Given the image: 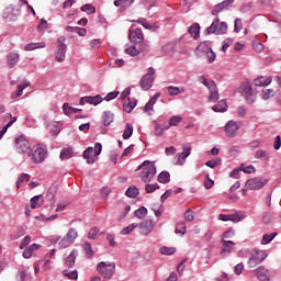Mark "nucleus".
I'll return each mask as SVG.
<instances>
[{
  "mask_svg": "<svg viewBox=\"0 0 281 281\" xmlns=\"http://www.w3.org/2000/svg\"><path fill=\"white\" fill-rule=\"evenodd\" d=\"M136 170H143L140 172V179L144 183H150L155 175H157V167L155 166V162L149 160H145Z\"/></svg>",
  "mask_w": 281,
  "mask_h": 281,
  "instance_id": "nucleus-1",
  "label": "nucleus"
},
{
  "mask_svg": "<svg viewBox=\"0 0 281 281\" xmlns=\"http://www.w3.org/2000/svg\"><path fill=\"white\" fill-rule=\"evenodd\" d=\"M204 34H206V36L212 34L216 36L227 34V22H221V18L216 16L212 24L205 29Z\"/></svg>",
  "mask_w": 281,
  "mask_h": 281,
  "instance_id": "nucleus-2",
  "label": "nucleus"
},
{
  "mask_svg": "<svg viewBox=\"0 0 281 281\" xmlns=\"http://www.w3.org/2000/svg\"><path fill=\"white\" fill-rule=\"evenodd\" d=\"M97 271L105 281L111 280L115 276V262L101 261L97 266Z\"/></svg>",
  "mask_w": 281,
  "mask_h": 281,
  "instance_id": "nucleus-3",
  "label": "nucleus"
},
{
  "mask_svg": "<svg viewBox=\"0 0 281 281\" xmlns=\"http://www.w3.org/2000/svg\"><path fill=\"white\" fill-rule=\"evenodd\" d=\"M268 256L269 255L267 254V251L255 248L248 259L247 265L250 269H254L258 267V265H262V262L267 260Z\"/></svg>",
  "mask_w": 281,
  "mask_h": 281,
  "instance_id": "nucleus-4",
  "label": "nucleus"
},
{
  "mask_svg": "<svg viewBox=\"0 0 281 281\" xmlns=\"http://www.w3.org/2000/svg\"><path fill=\"white\" fill-rule=\"evenodd\" d=\"M14 148L20 155H29V157L32 155V144L23 135L15 138Z\"/></svg>",
  "mask_w": 281,
  "mask_h": 281,
  "instance_id": "nucleus-5",
  "label": "nucleus"
},
{
  "mask_svg": "<svg viewBox=\"0 0 281 281\" xmlns=\"http://www.w3.org/2000/svg\"><path fill=\"white\" fill-rule=\"evenodd\" d=\"M102 154V145L100 143L94 144V149L93 147H88L83 154L82 157L83 159H87V164H95V157H100Z\"/></svg>",
  "mask_w": 281,
  "mask_h": 281,
  "instance_id": "nucleus-6",
  "label": "nucleus"
},
{
  "mask_svg": "<svg viewBox=\"0 0 281 281\" xmlns=\"http://www.w3.org/2000/svg\"><path fill=\"white\" fill-rule=\"evenodd\" d=\"M155 68L149 67L146 75H144L139 81V87L143 91H150L153 89V82H155Z\"/></svg>",
  "mask_w": 281,
  "mask_h": 281,
  "instance_id": "nucleus-7",
  "label": "nucleus"
},
{
  "mask_svg": "<svg viewBox=\"0 0 281 281\" xmlns=\"http://www.w3.org/2000/svg\"><path fill=\"white\" fill-rule=\"evenodd\" d=\"M21 16V8L14 7V4H9L2 13V19L4 21L11 22L16 21Z\"/></svg>",
  "mask_w": 281,
  "mask_h": 281,
  "instance_id": "nucleus-8",
  "label": "nucleus"
},
{
  "mask_svg": "<svg viewBox=\"0 0 281 281\" xmlns=\"http://www.w3.org/2000/svg\"><path fill=\"white\" fill-rule=\"evenodd\" d=\"M241 95H244L246 102L248 104H254L256 102V94H254V89L251 88V83L249 81H245L240 86Z\"/></svg>",
  "mask_w": 281,
  "mask_h": 281,
  "instance_id": "nucleus-9",
  "label": "nucleus"
},
{
  "mask_svg": "<svg viewBox=\"0 0 281 281\" xmlns=\"http://www.w3.org/2000/svg\"><path fill=\"white\" fill-rule=\"evenodd\" d=\"M267 183H269L268 179L251 178L247 180L246 188L247 190H262V188L266 187Z\"/></svg>",
  "mask_w": 281,
  "mask_h": 281,
  "instance_id": "nucleus-10",
  "label": "nucleus"
},
{
  "mask_svg": "<svg viewBox=\"0 0 281 281\" xmlns=\"http://www.w3.org/2000/svg\"><path fill=\"white\" fill-rule=\"evenodd\" d=\"M58 46H57V53L55 55L57 63H63L66 58L67 54V44H65V36H61L57 40Z\"/></svg>",
  "mask_w": 281,
  "mask_h": 281,
  "instance_id": "nucleus-11",
  "label": "nucleus"
},
{
  "mask_svg": "<svg viewBox=\"0 0 281 281\" xmlns=\"http://www.w3.org/2000/svg\"><path fill=\"white\" fill-rule=\"evenodd\" d=\"M104 102V98L102 95L97 94L94 97H82L79 101V104L81 106H85V104H92L93 106H98V104H102Z\"/></svg>",
  "mask_w": 281,
  "mask_h": 281,
  "instance_id": "nucleus-12",
  "label": "nucleus"
},
{
  "mask_svg": "<svg viewBox=\"0 0 281 281\" xmlns=\"http://www.w3.org/2000/svg\"><path fill=\"white\" fill-rule=\"evenodd\" d=\"M45 159H47V149L37 147L32 155L33 164H43Z\"/></svg>",
  "mask_w": 281,
  "mask_h": 281,
  "instance_id": "nucleus-13",
  "label": "nucleus"
},
{
  "mask_svg": "<svg viewBox=\"0 0 281 281\" xmlns=\"http://www.w3.org/2000/svg\"><path fill=\"white\" fill-rule=\"evenodd\" d=\"M233 3H234V0H224L214 7L211 14L213 16H218L221 12H225V10H229V5H232Z\"/></svg>",
  "mask_w": 281,
  "mask_h": 281,
  "instance_id": "nucleus-14",
  "label": "nucleus"
},
{
  "mask_svg": "<svg viewBox=\"0 0 281 281\" xmlns=\"http://www.w3.org/2000/svg\"><path fill=\"white\" fill-rule=\"evenodd\" d=\"M128 38L134 45H139V43H144V33L142 32V29L130 31Z\"/></svg>",
  "mask_w": 281,
  "mask_h": 281,
  "instance_id": "nucleus-15",
  "label": "nucleus"
},
{
  "mask_svg": "<svg viewBox=\"0 0 281 281\" xmlns=\"http://www.w3.org/2000/svg\"><path fill=\"white\" fill-rule=\"evenodd\" d=\"M238 131H240V126L236 121H228L225 125V133L227 137H236Z\"/></svg>",
  "mask_w": 281,
  "mask_h": 281,
  "instance_id": "nucleus-16",
  "label": "nucleus"
},
{
  "mask_svg": "<svg viewBox=\"0 0 281 281\" xmlns=\"http://www.w3.org/2000/svg\"><path fill=\"white\" fill-rule=\"evenodd\" d=\"M254 273H256L259 281H271V278L269 277V269L265 268V266L256 268Z\"/></svg>",
  "mask_w": 281,
  "mask_h": 281,
  "instance_id": "nucleus-17",
  "label": "nucleus"
},
{
  "mask_svg": "<svg viewBox=\"0 0 281 281\" xmlns=\"http://www.w3.org/2000/svg\"><path fill=\"white\" fill-rule=\"evenodd\" d=\"M191 146H183V151L177 155L176 166H183L186 164V159H188V156L191 155Z\"/></svg>",
  "mask_w": 281,
  "mask_h": 281,
  "instance_id": "nucleus-18",
  "label": "nucleus"
},
{
  "mask_svg": "<svg viewBox=\"0 0 281 281\" xmlns=\"http://www.w3.org/2000/svg\"><path fill=\"white\" fill-rule=\"evenodd\" d=\"M139 233L143 234V236H148L153 229H155V224L153 223V220H145L139 224Z\"/></svg>",
  "mask_w": 281,
  "mask_h": 281,
  "instance_id": "nucleus-19",
  "label": "nucleus"
},
{
  "mask_svg": "<svg viewBox=\"0 0 281 281\" xmlns=\"http://www.w3.org/2000/svg\"><path fill=\"white\" fill-rule=\"evenodd\" d=\"M222 245L223 247L220 254L223 258H227L234 251V241L222 239Z\"/></svg>",
  "mask_w": 281,
  "mask_h": 281,
  "instance_id": "nucleus-20",
  "label": "nucleus"
},
{
  "mask_svg": "<svg viewBox=\"0 0 281 281\" xmlns=\"http://www.w3.org/2000/svg\"><path fill=\"white\" fill-rule=\"evenodd\" d=\"M218 221H223L224 223H227V221H231L232 223H240L243 221V216L240 214H220Z\"/></svg>",
  "mask_w": 281,
  "mask_h": 281,
  "instance_id": "nucleus-21",
  "label": "nucleus"
},
{
  "mask_svg": "<svg viewBox=\"0 0 281 281\" xmlns=\"http://www.w3.org/2000/svg\"><path fill=\"white\" fill-rule=\"evenodd\" d=\"M78 258V249H72L65 259V266L68 269H74L76 266V259Z\"/></svg>",
  "mask_w": 281,
  "mask_h": 281,
  "instance_id": "nucleus-22",
  "label": "nucleus"
},
{
  "mask_svg": "<svg viewBox=\"0 0 281 281\" xmlns=\"http://www.w3.org/2000/svg\"><path fill=\"white\" fill-rule=\"evenodd\" d=\"M211 49H212V42L211 41L201 42L196 47V55L201 56L202 54H206Z\"/></svg>",
  "mask_w": 281,
  "mask_h": 281,
  "instance_id": "nucleus-23",
  "label": "nucleus"
},
{
  "mask_svg": "<svg viewBox=\"0 0 281 281\" xmlns=\"http://www.w3.org/2000/svg\"><path fill=\"white\" fill-rule=\"evenodd\" d=\"M198 82L206 87L209 91H214V89H216V81L215 80L207 81V78H205V76L203 75L198 77Z\"/></svg>",
  "mask_w": 281,
  "mask_h": 281,
  "instance_id": "nucleus-24",
  "label": "nucleus"
},
{
  "mask_svg": "<svg viewBox=\"0 0 281 281\" xmlns=\"http://www.w3.org/2000/svg\"><path fill=\"white\" fill-rule=\"evenodd\" d=\"M20 60V56L18 53H9L7 55V65L12 69V67H16L18 63Z\"/></svg>",
  "mask_w": 281,
  "mask_h": 281,
  "instance_id": "nucleus-25",
  "label": "nucleus"
},
{
  "mask_svg": "<svg viewBox=\"0 0 281 281\" xmlns=\"http://www.w3.org/2000/svg\"><path fill=\"white\" fill-rule=\"evenodd\" d=\"M43 203H45V198H43L42 194L33 196L30 201L32 210H36L37 207H42Z\"/></svg>",
  "mask_w": 281,
  "mask_h": 281,
  "instance_id": "nucleus-26",
  "label": "nucleus"
},
{
  "mask_svg": "<svg viewBox=\"0 0 281 281\" xmlns=\"http://www.w3.org/2000/svg\"><path fill=\"white\" fill-rule=\"evenodd\" d=\"M190 36L196 41L201 36V25L199 23L192 24L188 30Z\"/></svg>",
  "mask_w": 281,
  "mask_h": 281,
  "instance_id": "nucleus-27",
  "label": "nucleus"
},
{
  "mask_svg": "<svg viewBox=\"0 0 281 281\" xmlns=\"http://www.w3.org/2000/svg\"><path fill=\"white\" fill-rule=\"evenodd\" d=\"M273 81L272 77H268L265 79V77H258L254 80L255 87H269L271 82Z\"/></svg>",
  "mask_w": 281,
  "mask_h": 281,
  "instance_id": "nucleus-28",
  "label": "nucleus"
},
{
  "mask_svg": "<svg viewBox=\"0 0 281 281\" xmlns=\"http://www.w3.org/2000/svg\"><path fill=\"white\" fill-rule=\"evenodd\" d=\"M38 249H41V245L38 244H32L31 246L26 247L23 251V258H32V254H34V251H38Z\"/></svg>",
  "mask_w": 281,
  "mask_h": 281,
  "instance_id": "nucleus-29",
  "label": "nucleus"
},
{
  "mask_svg": "<svg viewBox=\"0 0 281 281\" xmlns=\"http://www.w3.org/2000/svg\"><path fill=\"white\" fill-rule=\"evenodd\" d=\"M45 42L29 43L24 46L25 52H34V49H45Z\"/></svg>",
  "mask_w": 281,
  "mask_h": 281,
  "instance_id": "nucleus-30",
  "label": "nucleus"
},
{
  "mask_svg": "<svg viewBox=\"0 0 281 281\" xmlns=\"http://www.w3.org/2000/svg\"><path fill=\"white\" fill-rule=\"evenodd\" d=\"M136 106L137 99H134V101H132L131 98H128L123 104V110L125 111V113H133V109H135Z\"/></svg>",
  "mask_w": 281,
  "mask_h": 281,
  "instance_id": "nucleus-31",
  "label": "nucleus"
},
{
  "mask_svg": "<svg viewBox=\"0 0 281 281\" xmlns=\"http://www.w3.org/2000/svg\"><path fill=\"white\" fill-rule=\"evenodd\" d=\"M228 109L227 101L221 100L217 104L212 106V111L215 113H225Z\"/></svg>",
  "mask_w": 281,
  "mask_h": 281,
  "instance_id": "nucleus-32",
  "label": "nucleus"
},
{
  "mask_svg": "<svg viewBox=\"0 0 281 281\" xmlns=\"http://www.w3.org/2000/svg\"><path fill=\"white\" fill-rule=\"evenodd\" d=\"M114 119L115 116L111 111L103 112V115H102L103 125L111 126V124H113Z\"/></svg>",
  "mask_w": 281,
  "mask_h": 281,
  "instance_id": "nucleus-33",
  "label": "nucleus"
},
{
  "mask_svg": "<svg viewBox=\"0 0 281 281\" xmlns=\"http://www.w3.org/2000/svg\"><path fill=\"white\" fill-rule=\"evenodd\" d=\"M71 157H74V148L68 147V148L61 149L60 155H59V159H61V161L71 159Z\"/></svg>",
  "mask_w": 281,
  "mask_h": 281,
  "instance_id": "nucleus-34",
  "label": "nucleus"
},
{
  "mask_svg": "<svg viewBox=\"0 0 281 281\" xmlns=\"http://www.w3.org/2000/svg\"><path fill=\"white\" fill-rule=\"evenodd\" d=\"M135 3V0H114L115 8H131Z\"/></svg>",
  "mask_w": 281,
  "mask_h": 281,
  "instance_id": "nucleus-35",
  "label": "nucleus"
},
{
  "mask_svg": "<svg viewBox=\"0 0 281 281\" xmlns=\"http://www.w3.org/2000/svg\"><path fill=\"white\" fill-rule=\"evenodd\" d=\"M56 198V187H50L47 190V193L45 195V200L50 203V205H54V199Z\"/></svg>",
  "mask_w": 281,
  "mask_h": 281,
  "instance_id": "nucleus-36",
  "label": "nucleus"
},
{
  "mask_svg": "<svg viewBox=\"0 0 281 281\" xmlns=\"http://www.w3.org/2000/svg\"><path fill=\"white\" fill-rule=\"evenodd\" d=\"M175 233L180 234L181 236H186V234L188 233V228L186 227V222L182 221L177 223Z\"/></svg>",
  "mask_w": 281,
  "mask_h": 281,
  "instance_id": "nucleus-37",
  "label": "nucleus"
},
{
  "mask_svg": "<svg viewBox=\"0 0 281 281\" xmlns=\"http://www.w3.org/2000/svg\"><path fill=\"white\" fill-rule=\"evenodd\" d=\"M168 94L171 97L179 95L180 93H183L184 89L179 88L177 86H169L167 87Z\"/></svg>",
  "mask_w": 281,
  "mask_h": 281,
  "instance_id": "nucleus-38",
  "label": "nucleus"
},
{
  "mask_svg": "<svg viewBox=\"0 0 281 281\" xmlns=\"http://www.w3.org/2000/svg\"><path fill=\"white\" fill-rule=\"evenodd\" d=\"M83 250L86 252V258H93V256L95 255V252L93 251V248L91 246V243H89V241H85Z\"/></svg>",
  "mask_w": 281,
  "mask_h": 281,
  "instance_id": "nucleus-39",
  "label": "nucleus"
},
{
  "mask_svg": "<svg viewBox=\"0 0 281 281\" xmlns=\"http://www.w3.org/2000/svg\"><path fill=\"white\" fill-rule=\"evenodd\" d=\"M137 45L140 54H148V52H150V44L148 43V41L143 40V42Z\"/></svg>",
  "mask_w": 281,
  "mask_h": 281,
  "instance_id": "nucleus-40",
  "label": "nucleus"
},
{
  "mask_svg": "<svg viewBox=\"0 0 281 281\" xmlns=\"http://www.w3.org/2000/svg\"><path fill=\"white\" fill-rule=\"evenodd\" d=\"M131 137H133V124L126 123L123 132V139H131Z\"/></svg>",
  "mask_w": 281,
  "mask_h": 281,
  "instance_id": "nucleus-41",
  "label": "nucleus"
},
{
  "mask_svg": "<svg viewBox=\"0 0 281 281\" xmlns=\"http://www.w3.org/2000/svg\"><path fill=\"white\" fill-rule=\"evenodd\" d=\"M125 54H128V56H138L139 53V45H132L130 47L125 48Z\"/></svg>",
  "mask_w": 281,
  "mask_h": 281,
  "instance_id": "nucleus-42",
  "label": "nucleus"
},
{
  "mask_svg": "<svg viewBox=\"0 0 281 281\" xmlns=\"http://www.w3.org/2000/svg\"><path fill=\"white\" fill-rule=\"evenodd\" d=\"M30 87V81H23V83L18 85V90L15 91V98H21L23 95V91Z\"/></svg>",
  "mask_w": 281,
  "mask_h": 281,
  "instance_id": "nucleus-43",
  "label": "nucleus"
},
{
  "mask_svg": "<svg viewBox=\"0 0 281 281\" xmlns=\"http://www.w3.org/2000/svg\"><path fill=\"white\" fill-rule=\"evenodd\" d=\"M125 194L130 198V199H135L136 196L139 195V189L137 187H130L126 191Z\"/></svg>",
  "mask_w": 281,
  "mask_h": 281,
  "instance_id": "nucleus-44",
  "label": "nucleus"
},
{
  "mask_svg": "<svg viewBox=\"0 0 281 281\" xmlns=\"http://www.w3.org/2000/svg\"><path fill=\"white\" fill-rule=\"evenodd\" d=\"M276 236H278L277 232H274L270 235L263 234L262 239H261V245H269V243H271L276 238Z\"/></svg>",
  "mask_w": 281,
  "mask_h": 281,
  "instance_id": "nucleus-45",
  "label": "nucleus"
},
{
  "mask_svg": "<svg viewBox=\"0 0 281 281\" xmlns=\"http://www.w3.org/2000/svg\"><path fill=\"white\" fill-rule=\"evenodd\" d=\"M159 183H170V172L162 171L158 175Z\"/></svg>",
  "mask_w": 281,
  "mask_h": 281,
  "instance_id": "nucleus-46",
  "label": "nucleus"
},
{
  "mask_svg": "<svg viewBox=\"0 0 281 281\" xmlns=\"http://www.w3.org/2000/svg\"><path fill=\"white\" fill-rule=\"evenodd\" d=\"M146 214H148V209H146V206H140L139 209H137L134 212V216H136V218H145Z\"/></svg>",
  "mask_w": 281,
  "mask_h": 281,
  "instance_id": "nucleus-47",
  "label": "nucleus"
},
{
  "mask_svg": "<svg viewBox=\"0 0 281 281\" xmlns=\"http://www.w3.org/2000/svg\"><path fill=\"white\" fill-rule=\"evenodd\" d=\"M176 251H177V248H175V247L162 246L160 248L161 256H172V255H175Z\"/></svg>",
  "mask_w": 281,
  "mask_h": 281,
  "instance_id": "nucleus-48",
  "label": "nucleus"
},
{
  "mask_svg": "<svg viewBox=\"0 0 281 281\" xmlns=\"http://www.w3.org/2000/svg\"><path fill=\"white\" fill-rule=\"evenodd\" d=\"M209 91H210V97H209L210 102H216V100L221 98L218 94V86H216V83H215V89L209 90Z\"/></svg>",
  "mask_w": 281,
  "mask_h": 281,
  "instance_id": "nucleus-49",
  "label": "nucleus"
},
{
  "mask_svg": "<svg viewBox=\"0 0 281 281\" xmlns=\"http://www.w3.org/2000/svg\"><path fill=\"white\" fill-rule=\"evenodd\" d=\"M66 238L70 241V243H76V239L78 238V231H76L75 228H70L68 231V233L66 234Z\"/></svg>",
  "mask_w": 281,
  "mask_h": 281,
  "instance_id": "nucleus-50",
  "label": "nucleus"
},
{
  "mask_svg": "<svg viewBox=\"0 0 281 281\" xmlns=\"http://www.w3.org/2000/svg\"><path fill=\"white\" fill-rule=\"evenodd\" d=\"M63 273L66 278H68V280H77L78 279V270H72V271L64 270Z\"/></svg>",
  "mask_w": 281,
  "mask_h": 281,
  "instance_id": "nucleus-51",
  "label": "nucleus"
},
{
  "mask_svg": "<svg viewBox=\"0 0 281 281\" xmlns=\"http://www.w3.org/2000/svg\"><path fill=\"white\" fill-rule=\"evenodd\" d=\"M221 164H223V160L221 158H215L207 160L205 166H207V168H216V166H221Z\"/></svg>",
  "mask_w": 281,
  "mask_h": 281,
  "instance_id": "nucleus-52",
  "label": "nucleus"
},
{
  "mask_svg": "<svg viewBox=\"0 0 281 281\" xmlns=\"http://www.w3.org/2000/svg\"><path fill=\"white\" fill-rule=\"evenodd\" d=\"M135 227H137V224L135 223L130 224L127 227L122 228L121 235L128 236V234H131L135 229Z\"/></svg>",
  "mask_w": 281,
  "mask_h": 281,
  "instance_id": "nucleus-53",
  "label": "nucleus"
},
{
  "mask_svg": "<svg viewBox=\"0 0 281 281\" xmlns=\"http://www.w3.org/2000/svg\"><path fill=\"white\" fill-rule=\"evenodd\" d=\"M81 12H87V14H95V7L93 4H83L81 7Z\"/></svg>",
  "mask_w": 281,
  "mask_h": 281,
  "instance_id": "nucleus-54",
  "label": "nucleus"
},
{
  "mask_svg": "<svg viewBox=\"0 0 281 281\" xmlns=\"http://www.w3.org/2000/svg\"><path fill=\"white\" fill-rule=\"evenodd\" d=\"M71 245H74L72 241H70L68 238L64 237L63 239H60L58 246L59 249H67V247H71Z\"/></svg>",
  "mask_w": 281,
  "mask_h": 281,
  "instance_id": "nucleus-55",
  "label": "nucleus"
},
{
  "mask_svg": "<svg viewBox=\"0 0 281 281\" xmlns=\"http://www.w3.org/2000/svg\"><path fill=\"white\" fill-rule=\"evenodd\" d=\"M255 159H266V161H269V156L267 151L259 149L255 153Z\"/></svg>",
  "mask_w": 281,
  "mask_h": 281,
  "instance_id": "nucleus-56",
  "label": "nucleus"
},
{
  "mask_svg": "<svg viewBox=\"0 0 281 281\" xmlns=\"http://www.w3.org/2000/svg\"><path fill=\"white\" fill-rule=\"evenodd\" d=\"M25 181H30V175L29 173H22L16 182V188H21L22 183H25Z\"/></svg>",
  "mask_w": 281,
  "mask_h": 281,
  "instance_id": "nucleus-57",
  "label": "nucleus"
},
{
  "mask_svg": "<svg viewBox=\"0 0 281 281\" xmlns=\"http://www.w3.org/2000/svg\"><path fill=\"white\" fill-rule=\"evenodd\" d=\"M184 221H187V223H192V221H194V212L191 209H188L184 212Z\"/></svg>",
  "mask_w": 281,
  "mask_h": 281,
  "instance_id": "nucleus-58",
  "label": "nucleus"
},
{
  "mask_svg": "<svg viewBox=\"0 0 281 281\" xmlns=\"http://www.w3.org/2000/svg\"><path fill=\"white\" fill-rule=\"evenodd\" d=\"M162 52H164V54H166L167 56H170V54H175V45H172V44H167V45L162 46Z\"/></svg>",
  "mask_w": 281,
  "mask_h": 281,
  "instance_id": "nucleus-59",
  "label": "nucleus"
},
{
  "mask_svg": "<svg viewBox=\"0 0 281 281\" xmlns=\"http://www.w3.org/2000/svg\"><path fill=\"white\" fill-rule=\"evenodd\" d=\"M182 117L180 115L171 116L169 120V126H178L181 122Z\"/></svg>",
  "mask_w": 281,
  "mask_h": 281,
  "instance_id": "nucleus-60",
  "label": "nucleus"
},
{
  "mask_svg": "<svg viewBox=\"0 0 281 281\" xmlns=\"http://www.w3.org/2000/svg\"><path fill=\"white\" fill-rule=\"evenodd\" d=\"M273 95H274L273 89L262 90V100H269L270 98H273Z\"/></svg>",
  "mask_w": 281,
  "mask_h": 281,
  "instance_id": "nucleus-61",
  "label": "nucleus"
},
{
  "mask_svg": "<svg viewBox=\"0 0 281 281\" xmlns=\"http://www.w3.org/2000/svg\"><path fill=\"white\" fill-rule=\"evenodd\" d=\"M155 190H159L158 183L146 184V187H145V191L147 192V194H153V192H155Z\"/></svg>",
  "mask_w": 281,
  "mask_h": 281,
  "instance_id": "nucleus-62",
  "label": "nucleus"
},
{
  "mask_svg": "<svg viewBox=\"0 0 281 281\" xmlns=\"http://www.w3.org/2000/svg\"><path fill=\"white\" fill-rule=\"evenodd\" d=\"M30 243H32V236L26 235L20 244V249H25Z\"/></svg>",
  "mask_w": 281,
  "mask_h": 281,
  "instance_id": "nucleus-63",
  "label": "nucleus"
},
{
  "mask_svg": "<svg viewBox=\"0 0 281 281\" xmlns=\"http://www.w3.org/2000/svg\"><path fill=\"white\" fill-rule=\"evenodd\" d=\"M207 60L210 64L214 63L216 60V53L211 48L207 53H205Z\"/></svg>",
  "mask_w": 281,
  "mask_h": 281,
  "instance_id": "nucleus-64",
  "label": "nucleus"
}]
</instances>
